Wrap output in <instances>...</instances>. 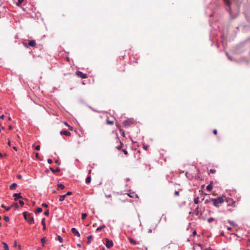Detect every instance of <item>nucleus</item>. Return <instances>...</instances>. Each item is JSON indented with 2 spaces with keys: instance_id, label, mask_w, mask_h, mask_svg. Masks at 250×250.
<instances>
[{
  "instance_id": "19",
  "label": "nucleus",
  "mask_w": 250,
  "mask_h": 250,
  "mask_svg": "<svg viewBox=\"0 0 250 250\" xmlns=\"http://www.w3.org/2000/svg\"><path fill=\"white\" fill-rule=\"evenodd\" d=\"M63 123L65 125H66L67 126H68V129L69 130H71V131H72L73 130V127L71 126H70L67 122H63Z\"/></svg>"
},
{
  "instance_id": "44",
  "label": "nucleus",
  "mask_w": 250,
  "mask_h": 250,
  "mask_svg": "<svg viewBox=\"0 0 250 250\" xmlns=\"http://www.w3.org/2000/svg\"><path fill=\"white\" fill-rule=\"evenodd\" d=\"M47 162L49 164H52V160L51 159H48Z\"/></svg>"
},
{
  "instance_id": "34",
  "label": "nucleus",
  "mask_w": 250,
  "mask_h": 250,
  "mask_svg": "<svg viewBox=\"0 0 250 250\" xmlns=\"http://www.w3.org/2000/svg\"><path fill=\"white\" fill-rule=\"evenodd\" d=\"M122 152H123V153L125 155H127L128 154V152L125 149H122Z\"/></svg>"
},
{
  "instance_id": "1",
  "label": "nucleus",
  "mask_w": 250,
  "mask_h": 250,
  "mask_svg": "<svg viewBox=\"0 0 250 250\" xmlns=\"http://www.w3.org/2000/svg\"><path fill=\"white\" fill-rule=\"evenodd\" d=\"M224 198L225 196H220L215 199H211V201L212 202L214 206L218 207L220 204H222L224 203L225 201Z\"/></svg>"
},
{
  "instance_id": "3",
  "label": "nucleus",
  "mask_w": 250,
  "mask_h": 250,
  "mask_svg": "<svg viewBox=\"0 0 250 250\" xmlns=\"http://www.w3.org/2000/svg\"><path fill=\"white\" fill-rule=\"evenodd\" d=\"M76 74L78 77L82 79H86L87 78V76L86 74H84L81 71H77Z\"/></svg>"
},
{
  "instance_id": "9",
  "label": "nucleus",
  "mask_w": 250,
  "mask_h": 250,
  "mask_svg": "<svg viewBox=\"0 0 250 250\" xmlns=\"http://www.w3.org/2000/svg\"><path fill=\"white\" fill-rule=\"evenodd\" d=\"M60 134L62 135H64L67 136H70L71 135V133L70 132H68L67 131L64 130V131H61L60 132Z\"/></svg>"
},
{
  "instance_id": "49",
  "label": "nucleus",
  "mask_w": 250,
  "mask_h": 250,
  "mask_svg": "<svg viewBox=\"0 0 250 250\" xmlns=\"http://www.w3.org/2000/svg\"><path fill=\"white\" fill-rule=\"evenodd\" d=\"M35 156H36V157L38 159H39V153H35Z\"/></svg>"
},
{
  "instance_id": "47",
  "label": "nucleus",
  "mask_w": 250,
  "mask_h": 250,
  "mask_svg": "<svg viewBox=\"0 0 250 250\" xmlns=\"http://www.w3.org/2000/svg\"><path fill=\"white\" fill-rule=\"evenodd\" d=\"M143 148H144L145 150H146L147 149V148H148V146H143Z\"/></svg>"
},
{
  "instance_id": "41",
  "label": "nucleus",
  "mask_w": 250,
  "mask_h": 250,
  "mask_svg": "<svg viewBox=\"0 0 250 250\" xmlns=\"http://www.w3.org/2000/svg\"><path fill=\"white\" fill-rule=\"evenodd\" d=\"M40 149V146H37L36 147H35V149L37 150H39Z\"/></svg>"
},
{
  "instance_id": "24",
  "label": "nucleus",
  "mask_w": 250,
  "mask_h": 250,
  "mask_svg": "<svg viewBox=\"0 0 250 250\" xmlns=\"http://www.w3.org/2000/svg\"><path fill=\"white\" fill-rule=\"evenodd\" d=\"M106 123L110 125H113L114 124V122L113 121H110L108 119L106 120Z\"/></svg>"
},
{
  "instance_id": "50",
  "label": "nucleus",
  "mask_w": 250,
  "mask_h": 250,
  "mask_svg": "<svg viewBox=\"0 0 250 250\" xmlns=\"http://www.w3.org/2000/svg\"><path fill=\"white\" fill-rule=\"evenodd\" d=\"M4 117V115H2L0 116V119H3Z\"/></svg>"
},
{
  "instance_id": "48",
  "label": "nucleus",
  "mask_w": 250,
  "mask_h": 250,
  "mask_svg": "<svg viewBox=\"0 0 250 250\" xmlns=\"http://www.w3.org/2000/svg\"><path fill=\"white\" fill-rule=\"evenodd\" d=\"M23 45H24L25 47H26V48H27V47H28V44H27V43H25V42H23Z\"/></svg>"
},
{
  "instance_id": "5",
  "label": "nucleus",
  "mask_w": 250,
  "mask_h": 250,
  "mask_svg": "<svg viewBox=\"0 0 250 250\" xmlns=\"http://www.w3.org/2000/svg\"><path fill=\"white\" fill-rule=\"evenodd\" d=\"M133 122L131 120H127L123 122V125L125 126H129L131 124H132Z\"/></svg>"
},
{
  "instance_id": "29",
  "label": "nucleus",
  "mask_w": 250,
  "mask_h": 250,
  "mask_svg": "<svg viewBox=\"0 0 250 250\" xmlns=\"http://www.w3.org/2000/svg\"><path fill=\"white\" fill-rule=\"evenodd\" d=\"M224 2L226 5H227L228 6L230 5V2L229 0H224Z\"/></svg>"
},
{
  "instance_id": "7",
  "label": "nucleus",
  "mask_w": 250,
  "mask_h": 250,
  "mask_svg": "<svg viewBox=\"0 0 250 250\" xmlns=\"http://www.w3.org/2000/svg\"><path fill=\"white\" fill-rule=\"evenodd\" d=\"M127 195L130 198H138V195L134 192H130L127 194Z\"/></svg>"
},
{
  "instance_id": "58",
  "label": "nucleus",
  "mask_w": 250,
  "mask_h": 250,
  "mask_svg": "<svg viewBox=\"0 0 250 250\" xmlns=\"http://www.w3.org/2000/svg\"><path fill=\"white\" fill-rule=\"evenodd\" d=\"M66 60L67 61L69 62V58L68 57H66Z\"/></svg>"
},
{
  "instance_id": "45",
  "label": "nucleus",
  "mask_w": 250,
  "mask_h": 250,
  "mask_svg": "<svg viewBox=\"0 0 250 250\" xmlns=\"http://www.w3.org/2000/svg\"><path fill=\"white\" fill-rule=\"evenodd\" d=\"M42 206L43 207H45V208H47L48 207V205L46 204H45V203H43L42 204Z\"/></svg>"
},
{
  "instance_id": "51",
  "label": "nucleus",
  "mask_w": 250,
  "mask_h": 250,
  "mask_svg": "<svg viewBox=\"0 0 250 250\" xmlns=\"http://www.w3.org/2000/svg\"><path fill=\"white\" fill-rule=\"evenodd\" d=\"M7 144H8V145L9 146H10V145H11V142H10V140H8V143H7Z\"/></svg>"
},
{
  "instance_id": "52",
  "label": "nucleus",
  "mask_w": 250,
  "mask_h": 250,
  "mask_svg": "<svg viewBox=\"0 0 250 250\" xmlns=\"http://www.w3.org/2000/svg\"><path fill=\"white\" fill-rule=\"evenodd\" d=\"M14 246L16 247L17 246V242L15 241L14 244Z\"/></svg>"
},
{
  "instance_id": "35",
  "label": "nucleus",
  "mask_w": 250,
  "mask_h": 250,
  "mask_svg": "<svg viewBox=\"0 0 250 250\" xmlns=\"http://www.w3.org/2000/svg\"><path fill=\"white\" fill-rule=\"evenodd\" d=\"M214 220V219L212 217H210L208 219V223H211L212 221H213Z\"/></svg>"
},
{
  "instance_id": "33",
  "label": "nucleus",
  "mask_w": 250,
  "mask_h": 250,
  "mask_svg": "<svg viewBox=\"0 0 250 250\" xmlns=\"http://www.w3.org/2000/svg\"><path fill=\"white\" fill-rule=\"evenodd\" d=\"M3 219L6 222L9 221V218L8 216H4Z\"/></svg>"
},
{
  "instance_id": "30",
  "label": "nucleus",
  "mask_w": 250,
  "mask_h": 250,
  "mask_svg": "<svg viewBox=\"0 0 250 250\" xmlns=\"http://www.w3.org/2000/svg\"><path fill=\"white\" fill-rule=\"evenodd\" d=\"M194 202L195 204H197L199 203V197H196L194 199Z\"/></svg>"
},
{
  "instance_id": "57",
  "label": "nucleus",
  "mask_w": 250,
  "mask_h": 250,
  "mask_svg": "<svg viewBox=\"0 0 250 250\" xmlns=\"http://www.w3.org/2000/svg\"><path fill=\"white\" fill-rule=\"evenodd\" d=\"M55 163L58 165H60V163H59V161L58 160L56 161Z\"/></svg>"
},
{
  "instance_id": "10",
  "label": "nucleus",
  "mask_w": 250,
  "mask_h": 250,
  "mask_svg": "<svg viewBox=\"0 0 250 250\" xmlns=\"http://www.w3.org/2000/svg\"><path fill=\"white\" fill-rule=\"evenodd\" d=\"M36 43L35 41H34V40L30 41L28 43V46H32V47H35L36 46Z\"/></svg>"
},
{
  "instance_id": "4",
  "label": "nucleus",
  "mask_w": 250,
  "mask_h": 250,
  "mask_svg": "<svg viewBox=\"0 0 250 250\" xmlns=\"http://www.w3.org/2000/svg\"><path fill=\"white\" fill-rule=\"evenodd\" d=\"M105 246L107 248H110L112 247L113 246V241L111 240H109V239L106 238Z\"/></svg>"
},
{
  "instance_id": "14",
  "label": "nucleus",
  "mask_w": 250,
  "mask_h": 250,
  "mask_svg": "<svg viewBox=\"0 0 250 250\" xmlns=\"http://www.w3.org/2000/svg\"><path fill=\"white\" fill-rule=\"evenodd\" d=\"M212 182H211L207 186V189L208 191H210L212 188Z\"/></svg>"
},
{
  "instance_id": "64",
  "label": "nucleus",
  "mask_w": 250,
  "mask_h": 250,
  "mask_svg": "<svg viewBox=\"0 0 250 250\" xmlns=\"http://www.w3.org/2000/svg\"><path fill=\"white\" fill-rule=\"evenodd\" d=\"M197 246H199V247H202V246H201L200 244H198V245H197Z\"/></svg>"
},
{
  "instance_id": "16",
  "label": "nucleus",
  "mask_w": 250,
  "mask_h": 250,
  "mask_svg": "<svg viewBox=\"0 0 250 250\" xmlns=\"http://www.w3.org/2000/svg\"><path fill=\"white\" fill-rule=\"evenodd\" d=\"M17 186V184L16 183H13L10 186V188L12 190L15 189Z\"/></svg>"
},
{
  "instance_id": "20",
  "label": "nucleus",
  "mask_w": 250,
  "mask_h": 250,
  "mask_svg": "<svg viewBox=\"0 0 250 250\" xmlns=\"http://www.w3.org/2000/svg\"><path fill=\"white\" fill-rule=\"evenodd\" d=\"M3 245L4 250H9L8 245L5 242H2Z\"/></svg>"
},
{
  "instance_id": "23",
  "label": "nucleus",
  "mask_w": 250,
  "mask_h": 250,
  "mask_svg": "<svg viewBox=\"0 0 250 250\" xmlns=\"http://www.w3.org/2000/svg\"><path fill=\"white\" fill-rule=\"evenodd\" d=\"M42 211V209L41 208H37L36 211H35V213H41Z\"/></svg>"
},
{
  "instance_id": "36",
  "label": "nucleus",
  "mask_w": 250,
  "mask_h": 250,
  "mask_svg": "<svg viewBox=\"0 0 250 250\" xmlns=\"http://www.w3.org/2000/svg\"><path fill=\"white\" fill-rule=\"evenodd\" d=\"M58 239L60 242H62L63 241V239L60 236H58Z\"/></svg>"
},
{
  "instance_id": "60",
  "label": "nucleus",
  "mask_w": 250,
  "mask_h": 250,
  "mask_svg": "<svg viewBox=\"0 0 250 250\" xmlns=\"http://www.w3.org/2000/svg\"><path fill=\"white\" fill-rule=\"evenodd\" d=\"M9 129H12V126H11V125H9Z\"/></svg>"
},
{
  "instance_id": "28",
  "label": "nucleus",
  "mask_w": 250,
  "mask_h": 250,
  "mask_svg": "<svg viewBox=\"0 0 250 250\" xmlns=\"http://www.w3.org/2000/svg\"><path fill=\"white\" fill-rule=\"evenodd\" d=\"M104 228H105V226L104 225L101 226H100V227H98L97 228V230L99 231V230H101V229H104Z\"/></svg>"
},
{
  "instance_id": "26",
  "label": "nucleus",
  "mask_w": 250,
  "mask_h": 250,
  "mask_svg": "<svg viewBox=\"0 0 250 250\" xmlns=\"http://www.w3.org/2000/svg\"><path fill=\"white\" fill-rule=\"evenodd\" d=\"M46 239L45 237H43L41 239V242L42 244V246H44V243H45Z\"/></svg>"
},
{
  "instance_id": "25",
  "label": "nucleus",
  "mask_w": 250,
  "mask_h": 250,
  "mask_svg": "<svg viewBox=\"0 0 250 250\" xmlns=\"http://www.w3.org/2000/svg\"><path fill=\"white\" fill-rule=\"evenodd\" d=\"M24 0H18L17 3V5H18V6H20L21 3Z\"/></svg>"
},
{
  "instance_id": "40",
  "label": "nucleus",
  "mask_w": 250,
  "mask_h": 250,
  "mask_svg": "<svg viewBox=\"0 0 250 250\" xmlns=\"http://www.w3.org/2000/svg\"><path fill=\"white\" fill-rule=\"evenodd\" d=\"M19 203L21 205V206L22 207L24 205V202L20 200L19 201Z\"/></svg>"
},
{
  "instance_id": "39",
  "label": "nucleus",
  "mask_w": 250,
  "mask_h": 250,
  "mask_svg": "<svg viewBox=\"0 0 250 250\" xmlns=\"http://www.w3.org/2000/svg\"><path fill=\"white\" fill-rule=\"evenodd\" d=\"M49 210H46L44 212V215H46V216H48L49 215Z\"/></svg>"
},
{
  "instance_id": "55",
  "label": "nucleus",
  "mask_w": 250,
  "mask_h": 250,
  "mask_svg": "<svg viewBox=\"0 0 250 250\" xmlns=\"http://www.w3.org/2000/svg\"><path fill=\"white\" fill-rule=\"evenodd\" d=\"M151 232H152V230H151V229H149L148 230V232H149V233H151Z\"/></svg>"
},
{
  "instance_id": "38",
  "label": "nucleus",
  "mask_w": 250,
  "mask_h": 250,
  "mask_svg": "<svg viewBox=\"0 0 250 250\" xmlns=\"http://www.w3.org/2000/svg\"><path fill=\"white\" fill-rule=\"evenodd\" d=\"M72 194V192L71 191H68L65 195H66V196L71 195Z\"/></svg>"
},
{
  "instance_id": "11",
  "label": "nucleus",
  "mask_w": 250,
  "mask_h": 250,
  "mask_svg": "<svg viewBox=\"0 0 250 250\" xmlns=\"http://www.w3.org/2000/svg\"><path fill=\"white\" fill-rule=\"evenodd\" d=\"M13 196L15 197L14 200L15 201L18 200V199L21 198V193H15L13 195Z\"/></svg>"
},
{
  "instance_id": "2",
  "label": "nucleus",
  "mask_w": 250,
  "mask_h": 250,
  "mask_svg": "<svg viewBox=\"0 0 250 250\" xmlns=\"http://www.w3.org/2000/svg\"><path fill=\"white\" fill-rule=\"evenodd\" d=\"M23 215L25 220L29 224L31 225L34 223V217L30 213L25 211L23 213Z\"/></svg>"
},
{
  "instance_id": "22",
  "label": "nucleus",
  "mask_w": 250,
  "mask_h": 250,
  "mask_svg": "<svg viewBox=\"0 0 250 250\" xmlns=\"http://www.w3.org/2000/svg\"><path fill=\"white\" fill-rule=\"evenodd\" d=\"M1 207L2 208H4L7 211H8L11 208V207H6L4 205H2Z\"/></svg>"
},
{
  "instance_id": "15",
  "label": "nucleus",
  "mask_w": 250,
  "mask_h": 250,
  "mask_svg": "<svg viewBox=\"0 0 250 250\" xmlns=\"http://www.w3.org/2000/svg\"><path fill=\"white\" fill-rule=\"evenodd\" d=\"M128 240L130 242V243L132 244H133V245H137L138 244V243L135 241V240H134L132 238H131V237H128Z\"/></svg>"
},
{
  "instance_id": "12",
  "label": "nucleus",
  "mask_w": 250,
  "mask_h": 250,
  "mask_svg": "<svg viewBox=\"0 0 250 250\" xmlns=\"http://www.w3.org/2000/svg\"><path fill=\"white\" fill-rule=\"evenodd\" d=\"M224 200L227 203H228L229 204V205L232 204L234 203V202L233 201V200L229 198H226L225 196Z\"/></svg>"
},
{
  "instance_id": "61",
  "label": "nucleus",
  "mask_w": 250,
  "mask_h": 250,
  "mask_svg": "<svg viewBox=\"0 0 250 250\" xmlns=\"http://www.w3.org/2000/svg\"><path fill=\"white\" fill-rule=\"evenodd\" d=\"M91 173V170H89L88 171V173H89V174H90Z\"/></svg>"
},
{
  "instance_id": "42",
  "label": "nucleus",
  "mask_w": 250,
  "mask_h": 250,
  "mask_svg": "<svg viewBox=\"0 0 250 250\" xmlns=\"http://www.w3.org/2000/svg\"><path fill=\"white\" fill-rule=\"evenodd\" d=\"M174 194L177 196H178L179 195V193L178 191H175V192H174Z\"/></svg>"
},
{
  "instance_id": "46",
  "label": "nucleus",
  "mask_w": 250,
  "mask_h": 250,
  "mask_svg": "<svg viewBox=\"0 0 250 250\" xmlns=\"http://www.w3.org/2000/svg\"><path fill=\"white\" fill-rule=\"evenodd\" d=\"M13 205L15 207V208H18V207H19V206H18V204H17V203H15V204H13Z\"/></svg>"
},
{
  "instance_id": "8",
  "label": "nucleus",
  "mask_w": 250,
  "mask_h": 250,
  "mask_svg": "<svg viewBox=\"0 0 250 250\" xmlns=\"http://www.w3.org/2000/svg\"><path fill=\"white\" fill-rule=\"evenodd\" d=\"M117 141L119 142V145L118 146H116V148L118 150H122V149H124L123 148V146H124V144L123 143H122L121 141H119V139H117Z\"/></svg>"
},
{
  "instance_id": "31",
  "label": "nucleus",
  "mask_w": 250,
  "mask_h": 250,
  "mask_svg": "<svg viewBox=\"0 0 250 250\" xmlns=\"http://www.w3.org/2000/svg\"><path fill=\"white\" fill-rule=\"evenodd\" d=\"M58 187L59 188H60L62 189H63V188H64V186L62 184H61L58 185Z\"/></svg>"
},
{
  "instance_id": "37",
  "label": "nucleus",
  "mask_w": 250,
  "mask_h": 250,
  "mask_svg": "<svg viewBox=\"0 0 250 250\" xmlns=\"http://www.w3.org/2000/svg\"><path fill=\"white\" fill-rule=\"evenodd\" d=\"M215 172H216V170L215 169H211L209 170V172L210 173L213 174V173H215Z\"/></svg>"
},
{
  "instance_id": "32",
  "label": "nucleus",
  "mask_w": 250,
  "mask_h": 250,
  "mask_svg": "<svg viewBox=\"0 0 250 250\" xmlns=\"http://www.w3.org/2000/svg\"><path fill=\"white\" fill-rule=\"evenodd\" d=\"M86 216H87V214L86 213H82V219L83 220V219H85V218Z\"/></svg>"
},
{
  "instance_id": "6",
  "label": "nucleus",
  "mask_w": 250,
  "mask_h": 250,
  "mask_svg": "<svg viewBox=\"0 0 250 250\" xmlns=\"http://www.w3.org/2000/svg\"><path fill=\"white\" fill-rule=\"evenodd\" d=\"M71 231L73 233L74 235H75L79 237H80V233L75 228H72Z\"/></svg>"
},
{
  "instance_id": "17",
  "label": "nucleus",
  "mask_w": 250,
  "mask_h": 250,
  "mask_svg": "<svg viewBox=\"0 0 250 250\" xmlns=\"http://www.w3.org/2000/svg\"><path fill=\"white\" fill-rule=\"evenodd\" d=\"M65 197H66V195H65V194L62 195H60V198H59V201H61V202L63 201L64 200Z\"/></svg>"
},
{
  "instance_id": "43",
  "label": "nucleus",
  "mask_w": 250,
  "mask_h": 250,
  "mask_svg": "<svg viewBox=\"0 0 250 250\" xmlns=\"http://www.w3.org/2000/svg\"><path fill=\"white\" fill-rule=\"evenodd\" d=\"M213 134H214V135H216V134H217V130H216V129H214V130H213Z\"/></svg>"
},
{
  "instance_id": "18",
  "label": "nucleus",
  "mask_w": 250,
  "mask_h": 250,
  "mask_svg": "<svg viewBox=\"0 0 250 250\" xmlns=\"http://www.w3.org/2000/svg\"><path fill=\"white\" fill-rule=\"evenodd\" d=\"M50 169L51 170V171L53 172V173H56V172H59L60 171V168H58L56 169H54L52 167H50Z\"/></svg>"
},
{
  "instance_id": "21",
  "label": "nucleus",
  "mask_w": 250,
  "mask_h": 250,
  "mask_svg": "<svg viewBox=\"0 0 250 250\" xmlns=\"http://www.w3.org/2000/svg\"><path fill=\"white\" fill-rule=\"evenodd\" d=\"M91 182V177L88 176L85 179V183L88 184Z\"/></svg>"
},
{
  "instance_id": "13",
  "label": "nucleus",
  "mask_w": 250,
  "mask_h": 250,
  "mask_svg": "<svg viewBox=\"0 0 250 250\" xmlns=\"http://www.w3.org/2000/svg\"><path fill=\"white\" fill-rule=\"evenodd\" d=\"M41 224L43 226V229L45 230L46 228V226H45V218H43L42 219Z\"/></svg>"
},
{
  "instance_id": "27",
  "label": "nucleus",
  "mask_w": 250,
  "mask_h": 250,
  "mask_svg": "<svg viewBox=\"0 0 250 250\" xmlns=\"http://www.w3.org/2000/svg\"><path fill=\"white\" fill-rule=\"evenodd\" d=\"M92 235H90V236H88V237H87L88 240H87V242L88 244H89L90 243V242H91L90 240L92 239Z\"/></svg>"
},
{
  "instance_id": "63",
  "label": "nucleus",
  "mask_w": 250,
  "mask_h": 250,
  "mask_svg": "<svg viewBox=\"0 0 250 250\" xmlns=\"http://www.w3.org/2000/svg\"><path fill=\"white\" fill-rule=\"evenodd\" d=\"M193 234L194 235L196 234V231H194L193 232Z\"/></svg>"
},
{
  "instance_id": "56",
  "label": "nucleus",
  "mask_w": 250,
  "mask_h": 250,
  "mask_svg": "<svg viewBox=\"0 0 250 250\" xmlns=\"http://www.w3.org/2000/svg\"><path fill=\"white\" fill-rule=\"evenodd\" d=\"M106 197L107 198H110L111 197V196L110 195H106Z\"/></svg>"
},
{
  "instance_id": "59",
  "label": "nucleus",
  "mask_w": 250,
  "mask_h": 250,
  "mask_svg": "<svg viewBox=\"0 0 250 250\" xmlns=\"http://www.w3.org/2000/svg\"><path fill=\"white\" fill-rule=\"evenodd\" d=\"M3 155V157H6V156H7V154L6 153H4Z\"/></svg>"
},
{
  "instance_id": "54",
  "label": "nucleus",
  "mask_w": 250,
  "mask_h": 250,
  "mask_svg": "<svg viewBox=\"0 0 250 250\" xmlns=\"http://www.w3.org/2000/svg\"><path fill=\"white\" fill-rule=\"evenodd\" d=\"M13 149H14L15 150H16V151H17V150H18V149H17V147H16V146H14V147H13Z\"/></svg>"
},
{
  "instance_id": "53",
  "label": "nucleus",
  "mask_w": 250,
  "mask_h": 250,
  "mask_svg": "<svg viewBox=\"0 0 250 250\" xmlns=\"http://www.w3.org/2000/svg\"><path fill=\"white\" fill-rule=\"evenodd\" d=\"M0 158H3V154H2L0 152Z\"/></svg>"
},
{
  "instance_id": "62",
  "label": "nucleus",
  "mask_w": 250,
  "mask_h": 250,
  "mask_svg": "<svg viewBox=\"0 0 250 250\" xmlns=\"http://www.w3.org/2000/svg\"><path fill=\"white\" fill-rule=\"evenodd\" d=\"M205 250H211L210 248L206 249Z\"/></svg>"
}]
</instances>
